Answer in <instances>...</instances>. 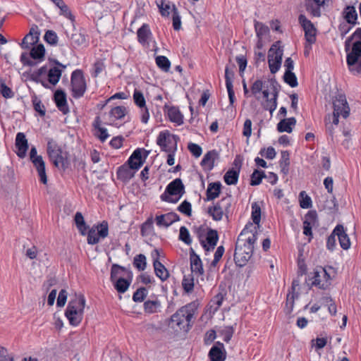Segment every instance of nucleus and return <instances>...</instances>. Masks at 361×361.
I'll use <instances>...</instances> for the list:
<instances>
[{
	"instance_id": "nucleus-63",
	"label": "nucleus",
	"mask_w": 361,
	"mask_h": 361,
	"mask_svg": "<svg viewBox=\"0 0 361 361\" xmlns=\"http://www.w3.org/2000/svg\"><path fill=\"white\" fill-rule=\"evenodd\" d=\"M179 239L183 241L185 244L190 245L192 243L190 235L188 230L185 226H181L180 228Z\"/></svg>"
},
{
	"instance_id": "nucleus-31",
	"label": "nucleus",
	"mask_w": 361,
	"mask_h": 361,
	"mask_svg": "<svg viewBox=\"0 0 361 361\" xmlns=\"http://www.w3.org/2000/svg\"><path fill=\"white\" fill-rule=\"evenodd\" d=\"M334 233L338 236L341 247L343 250H348L350 247V241L343 226L341 224L337 225L334 228Z\"/></svg>"
},
{
	"instance_id": "nucleus-18",
	"label": "nucleus",
	"mask_w": 361,
	"mask_h": 361,
	"mask_svg": "<svg viewBox=\"0 0 361 361\" xmlns=\"http://www.w3.org/2000/svg\"><path fill=\"white\" fill-rule=\"evenodd\" d=\"M54 63L56 66L49 69L47 68V73L48 81L52 85H56L59 82L61 77L63 70L66 68V66L63 65L57 60H55Z\"/></svg>"
},
{
	"instance_id": "nucleus-5",
	"label": "nucleus",
	"mask_w": 361,
	"mask_h": 361,
	"mask_svg": "<svg viewBox=\"0 0 361 361\" xmlns=\"http://www.w3.org/2000/svg\"><path fill=\"white\" fill-rule=\"evenodd\" d=\"M185 193V186L180 178H176L166 188L160 198L164 202L176 203Z\"/></svg>"
},
{
	"instance_id": "nucleus-10",
	"label": "nucleus",
	"mask_w": 361,
	"mask_h": 361,
	"mask_svg": "<svg viewBox=\"0 0 361 361\" xmlns=\"http://www.w3.org/2000/svg\"><path fill=\"white\" fill-rule=\"evenodd\" d=\"M280 42L274 43L269 49L268 52V63L271 73H276L281 66L283 49L281 47H276V44Z\"/></svg>"
},
{
	"instance_id": "nucleus-3",
	"label": "nucleus",
	"mask_w": 361,
	"mask_h": 361,
	"mask_svg": "<svg viewBox=\"0 0 361 361\" xmlns=\"http://www.w3.org/2000/svg\"><path fill=\"white\" fill-rule=\"evenodd\" d=\"M85 298L83 295H76L69 301L65 315L71 325L78 326L82 322L85 306Z\"/></svg>"
},
{
	"instance_id": "nucleus-52",
	"label": "nucleus",
	"mask_w": 361,
	"mask_h": 361,
	"mask_svg": "<svg viewBox=\"0 0 361 361\" xmlns=\"http://www.w3.org/2000/svg\"><path fill=\"white\" fill-rule=\"evenodd\" d=\"M266 177L265 173L263 171L255 169L251 175L250 185H258L261 183L262 180Z\"/></svg>"
},
{
	"instance_id": "nucleus-42",
	"label": "nucleus",
	"mask_w": 361,
	"mask_h": 361,
	"mask_svg": "<svg viewBox=\"0 0 361 361\" xmlns=\"http://www.w3.org/2000/svg\"><path fill=\"white\" fill-rule=\"evenodd\" d=\"M161 307V302L158 300H146L144 302L143 307L146 314H154L157 312L158 309Z\"/></svg>"
},
{
	"instance_id": "nucleus-39",
	"label": "nucleus",
	"mask_w": 361,
	"mask_h": 361,
	"mask_svg": "<svg viewBox=\"0 0 361 361\" xmlns=\"http://www.w3.org/2000/svg\"><path fill=\"white\" fill-rule=\"evenodd\" d=\"M295 123L296 119L294 117L282 119L277 124V130L280 133L287 132L290 133L293 130L291 126H295Z\"/></svg>"
},
{
	"instance_id": "nucleus-23",
	"label": "nucleus",
	"mask_w": 361,
	"mask_h": 361,
	"mask_svg": "<svg viewBox=\"0 0 361 361\" xmlns=\"http://www.w3.org/2000/svg\"><path fill=\"white\" fill-rule=\"evenodd\" d=\"M190 261L191 274H195L197 276L202 275L204 274V269L202 260L192 248H190Z\"/></svg>"
},
{
	"instance_id": "nucleus-34",
	"label": "nucleus",
	"mask_w": 361,
	"mask_h": 361,
	"mask_svg": "<svg viewBox=\"0 0 361 361\" xmlns=\"http://www.w3.org/2000/svg\"><path fill=\"white\" fill-rule=\"evenodd\" d=\"M146 102L145 99V97L143 96V94L140 92L137 91V106L141 108L142 111V116H141V121L144 123H147L149 117V114L148 111V109L146 107Z\"/></svg>"
},
{
	"instance_id": "nucleus-54",
	"label": "nucleus",
	"mask_w": 361,
	"mask_h": 361,
	"mask_svg": "<svg viewBox=\"0 0 361 361\" xmlns=\"http://www.w3.org/2000/svg\"><path fill=\"white\" fill-rule=\"evenodd\" d=\"M283 80L291 87H295L298 85L297 77L293 71H285L283 75Z\"/></svg>"
},
{
	"instance_id": "nucleus-35",
	"label": "nucleus",
	"mask_w": 361,
	"mask_h": 361,
	"mask_svg": "<svg viewBox=\"0 0 361 361\" xmlns=\"http://www.w3.org/2000/svg\"><path fill=\"white\" fill-rule=\"evenodd\" d=\"M343 17L345 21L352 25L357 24V13L353 6H347L343 11Z\"/></svg>"
},
{
	"instance_id": "nucleus-64",
	"label": "nucleus",
	"mask_w": 361,
	"mask_h": 361,
	"mask_svg": "<svg viewBox=\"0 0 361 361\" xmlns=\"http://www.w3.org/2000/svg\"><path fill=\"white\" fill-rule=\"evenodd\" d=\"M105 68V65L102 60H98L93 65V72L92 76L97 78Z\"/></svg>"
},
{
	"instance_id": "nucleus-58",
	"label": "nucleus",
	"mask_w": 361,
	"mask_h": 361,
	"mask_svg": "<svg viewBox=\"0 0 361 361\" xmlns=\"http://www.w3.org/2000/svg\"><path fill=\"white\" fill-rule=\"evenodd\" d=\"M300 206L302 209H308L312 207V200L306 194L305 191H301L299 195Z\"/></svg>"
},
{
	"instance_id": "nucleus-51",
	"label": "nucleus",
	"mask_w": 361,
	"mask_h": 361,
	"mask_svg": "<svg viewBox=\"0 0 361 361\" xmlns=\"http://www.w3.org/2000/svg\"><path fill=\"white\" fill-rule=\"evenodd\" d=\"M252 219L253 223L259 227L261 220V208L257 202L252 204Z\"/></svg>"
},
{
	"instance_id": "nucleus-13",
	"label": "nucleus",
	"mask_w": 361,
	"mask_h": 361,
	"mask_svg": "<svg viewBox=\"0 0 361 361\" xmlns=\"http://www.w3.org/2000/svg\"><path fill=\"white\" fill-rule=\"evenodd\" d=\"M176 135L171 136L168 132H161L157 137V143L162 151L173 152L176 150Z\"/></svg>"
},
{
	"instance_id": "nucleus-15",
	"label": "nucleus",
	"mask_w": 361,
	"mask_h": 361,
	"mask_svg": "<svg viewBox=\"0 0 361 361\" xmlns=\"http://www.w3.org/2000/svg\"><path fill=\"white\" fill-rule=\"evenodd\" d=\"M312 279L313 286H317L321 289H326L329 285V281L331 279V277L326 270L320 267L314 270Z\"/></svg>"
},
{
	"instance_id": "nucleus-46",
	"label": "nucleus",
	"mask_w": 361,
	"mask_h": 361,
	"mask_svg": "<svg viewBox=\"0 0 361 361\" xmlns=\"http://www.w3.org/2000/svg\"><path fill=\"white\" fill-rule=\"evenodd\" d=\"M94 126L97 130V136L100 140L101 142H105L107 138L109 137V134L107 132V130L105 128L100 126V121L99 117L94 121Z\"/></svg>"
},
{
	"instance_id": "nucleus-20",
	"label": "nucleus",
	"mask_w": 361,
	"mask_h": 361,
	"mask_svg": "<svg viewBox=\"0 0 361 361\" xmlns=\"http://www.w3.org/2000/svg\"><path fill=\"white\" fill-rule=\"evenodd\" d=\"M185 308L181 307L178 310L176 311V313H174L170 319V322L169 325L173 328H176V330H183L184 331H187L186 327H185V322L184 319V314L183 312L185 313Z\"/></svg>"
},
{
	"instance_id": "nucleus-56",
	"label": "nucleus",
	"mask_w": 361,
	"mask_h": 361,
	"mask_svg": "<svg viewBox=\"0 0 361 361\" xmlns=\"http://www.w3.org/2000/svg\"><path fill=\"white\" fill-rule=\"evenodd\" d=\"M156 63L159 68L166 72L169 71L171 66L170 61L164 56H157Z\"/></svg>"
},
{
	"instance_id": "nucleus-24",
	"label": "nucleus",
	"mask_w": 361,
	"mask_h": 361,
	"mask_svg": "<svg viewBox=\"0 0 361 361\" xmlns=\"http://www.w3.org/2000/svg\"><path fill=\"white\" fill-rule=\"evenodd\" d=\"M54 100L58 109L63 114L69 112L67 104L66 94L61 90H57L54 94Z\"/></svg>"
},
{
	"instance_id": "nucleus-21",
	"label": "nucleus",
	"mask_w": 361,
	"mask_h": 361,
	"mask_svg": "<svg viewBox=\"0 0 361 361\" xmlns=\"http://www.w3.org/2000/svg\"><path fill=\"white\" fill-rule=\"evenodd\" d=\"M133 274L128 269L118 264H113L111 269V281L121 279H133Z\"/></svg>"
},
{
	"instance_id": "nucleus-16",
	"label": "nucleus",
	"mask_w": 361,
	"mask_h": 361,
	"mask_svg": "<svg viewBox=\"0 0 361 361\" xmlns=\"http://www.w3.org/2000/svg\"><path fill=\"white\" fill-rule=\"evenodd\" d=\"M334 111L341 114V116L346 118L350 114V107L347 102L345 96L338 94L333 101Z\"/></svg>"
},
{
	"instance_id": "nucleus-53",
	"label": "nucleus",
	"mask_w": 361,
	"mask_h": 361,
	"mask_svg": "<svg viewBox=\"0 0 361 361\" xmlns=\"http://www.w3.org/2000/svg\"><path fill=\"white\" fill-rule=\"evenodd\" d=\"M305 8L307 12H309L312 16L319 17L321 16V9L320 7L322 6H319L316 4H313V2L307 1L305 2Z\"/></svg>"
},
{
	"instance_id": "nucleus-29",
	"label": "nucleus",
	"mask_w": 361,
	"mask_h": 361,
	"mask_svg": "<svg viewBox=\"0 0 361 361\" xmlns=\"http://www.w3.org/2000/svg\"><path fill=\"white\" fill-rule=\"evenodd\" d=\"M209 356L211 361H224L226 359V352L224 344L217 342L209 350Z\"/></svg>"
},
{
	"instance_id": "nucleus-4",
	"label": "nucleus",
	"mask_w": 361,
	"mask_h": 361,
	"mask_svg": "<svg viewBox=\"0 0 361 361\" xmlns=\"http://www.w3.org/2000/svg\"><path fill=\"white\" fill-rule=\"evenodd\" d=\"M47 153L54 165L57 168L66 170L69 165L66 154L63 152L61 148L52 138L47 141Z\"/></svg>"
},
{
	"instance_id": "nucleus-25",
	"label": "nucleus",
	"mask_w": 361,
	"mask_h": 361,
	"mask_svg": "<svg viewBox=\"0 0 361 361\" xmlns=\"http://www.w3.org/2000/svg\"><path fill=\"white\" fill-rule=\"evenodd\" d=\"M317 220V214L314 210L309 211L305 216L303 221V233L307 236H312V227L315 224Z\"/></svg>"
},
{
	"instance_id": "nucleus-1",
	"label": "nucleus",
	"mask_w": 361,
	"mask_h": 361,
	"mask_svg": "<svg viewBox=\"0 0 361 361\" xmlns=\"http://www.w3.org/2000/svg\"><path fill=\"white\" fill-rule=\"evenodd\" d=\"M257 234V227L248 223L238 235L234 253V261L238 267H244L252 256Z\"/></svg>"
},
{
	"instance_id": "nucleus-28",
	"label": "nucleus",
	"mask_w": 361,
	"mask_h": 361,
	"mask_svg": "<svg viewBox=\"0 0 361 361\" xmlns=\"http://www.w3.org/2000/svg\"><path fill=\"white\" fill-rule=\"evenodd\" d=\"M47 66H43L39 69L30 73L28 75V80L36 83L42 84L44 87H48L44 78L47 76Z\"/></svg>"
},
{
	"instance_id": "nucleus-36",
	"label": "nucleus",
	"mask_w": 361,
	"mask_h": 361,
	"mask_svg": "<svg viewBox=\"0 0 361 361\" xmlns=\"http://www.w3.org/2000/svg\"><path fill=\"white\" fill-rule=\"evenodd\" d=\"M87 41V36L80 31L73 33L71 37V43L74 48L86 46Z\"/></svg>"
},
{
	"instance_id": "nucleus-14",
	"label": "nucleus",
	"mask_w": 361,
	"mask_h": 361,
	"mask_svg": "<svg viewBox=\"0 0 361 361\" xmlns=\"http://www.w3.org/2000/svg\"><path fill=\"white\" fill-rule=\"evenodd\" d=\"M230 206V199L228 197L222 198L214 206L208 208V214L212 216L214 221H220L223 218L224 212H226Z\"/></svg>"
},
{
	"instance_id": "nucleus-40",
	"label": "nucleus",
	"mask_w": 361,
	"mask_h": 361,
	"mask_svg": "<svg viewBox=\"0 0 361 361\" xmlns=\"http://www.w3.org/2000/svg\"><path fill=\"white\" fill-rule=\"evenodd\" d=\"M219 157V153L216 150L209 151L204 154L201 161V166L208 165L209 170H212L214 166V160Z\"/></svg>"
},
{
	"instance_id": "nucleus-60",
	"label": "nucleus",
	"mask_w": 361,
	"mask_h": 361,
	"mask_svg": "<svg viewBox=\"0 0 361 361\" xmlns=\"http://www.w3.org/2000/svg\"><path fill=\"white\" fill-rule=\"evenodd\" d=\"M178 211L181 212L182 214L186 215L187 216H190L192 214V206L191 204L187 201L184 200L177 208Z\"/></svg>"
},
{
	"instance_id": "nucleus-8",
	"label": "nucleus",
	"mask_w": 361,
	"mask_h": 361,
	"mask_svg": "<svg viewBox=\"0 0 361 361\" xmlns=\"http://www.w3.org/2000/svg\"><path fill=\"white\" fill-rule=\"evenodd\" d=\"M72 96L75 99L82 97L86 92L87 85L82 70L73 71L71 76Z\"/></svg>"
},
{
	"instance_id": "nucleus-27",
	"label": "nucleus",
	"mask_w": 361,
	"mask_h": 361,
	"mask_svg": "<svg viewBox=\"0 0 361 361\" xmlns=\"http://www.w3.org/2000/svg\"><path fill=\"white\" fill-rule=\"evenodd\" d=\"M180 221L179 216L175 212H169L165 214L157 216L156 221L159 226L169 227L173 223Z\"/></svg>"
},
{
	"instance_id": "nucleus-26",
	"label": "nucleus",
	"mask_w": 361,
	"mask_h": 361,
	"mask_svg": "<svg viewBox=\"0 0 361 361\" xmlns=\"http://www.w3.org/2000/svg\"><path fill=\"white\" fill-rule=\"evenodd\" d=\"M234 75L233 71L230 70L229 67L226 66L225 68V80L231 105H233L235 101V93L233 87Z\"/></svg>"
},
{
	"instance_id": "nucleus-49",
	"label": "nucleus",
	"mask_w": 361,
	"mask_h": 361,
	"mask_svg": "<svg viewBox=\"0 0 361 361\" xmlns=\"http://www.w3.org/2000/svg\"><path fill=\"white\" fill-rule=\"evenodd\" d=\"M195 307V303H190L188 305H186V306H184L183 307L185 308V313L183 312V314H184V319H185V327H186V330L187 331L189 330L190 329V326H191L190 325V322H191V319L193 318V316H194V311H193V309L192 307Z\"/></svg>"
},
{
	"instance_id": "nucleus-45",
	"label": "nucleus",
	"mask_w": 361,
	"mask_h": 361,
	"mask_svg": "<svg viewBox=\"0 0 361 361\" xmlns=\"http://www.w3.org/2000/svg\"><path fill=\"white\" fill-rule=\"evenodd\" d=\"M74 221L76 227L80 231V234L82 235H86V231L88 228V226L86 225L84 220V217L80 212H76V214H75Z\"/></svg>"
},
{
	"instance_id": "nucleus-47",
	"label": "nucleus",
	"mask_w": 361,
	"mask_h": 361,
	"mask_svg": "<svg viewBox=\"0 0 361 361\" xmlns=\"http://www.w3.org/2000/svg\"><path fill=\"white\" fill-rule=\"evenodd\" d=\"M254 25L257 38H264L269 35V28L267 25L256 20L254 21Z\"/></svg>"
},
{
	"instance_id": "nucleus-48",
	"label": "nucleus",
	"mask_w": 361,
	"mask_h": 361,
	"mask_svg": "<svg viewBox=\"0 0 361 361\" xmlns=\"http://www.w3.org/2000/svg\"><path fill=\"white\" fill-rule=\"evenodd\" d=\"M182 286L187 293H190L194 289V277L192 274L185 275L182 281Z\"/></svg>"
},
{
	"instance_id": "nucleus-12",
	"label": "nucleus",
	"mask_w": 361,
	"mask_h": 361,
	"mask_svg": "<svg viewBox=\"0 0 361 361\" xmlns=\"http://www.w3.org/2000/svg\"><path fill=\"white\" fill-rule=\"evenodd\" d=\"M176 135L171 136L168 132H161L157 137V143L162 151L173 152L176 150Z\"/></svg>"
},
{
	"instance_id": "nucleus-37",
	"label": "nucleus",
	"mask_w": 361,
	"mask_h": 361,
	"mask_svg": "<svg viewBox=\"0 0 361 361\" xmlns=\"http://www.w3.org/2000/svg\"><path fill=\"white\" fill-rule=\"evenodd\" d=\"M221 184L220 182L211 183L208 185L206 192L207 200H213L219 196L221 192Z\"/></svg>"
},
{
	"instance_id": "nucleus-38",
	"label": "nucleus",
	"mask_w": 361,
	"mask_h": 361,
	"mask_svg": "<svg viewBox=\"0 0 361 361\" xmlns=\"http://www.w3.org/2000/svg\"><path fill=\"white\" fill-rule=\"evenodd\" d=\"M154 272L157 277L162 281H166L169 277V273L166 268L161 264L158 259L154 260L153 262Z\"/></svg>"
},
{
	"instance_id": "nucleus-62",
	"label": "nucleus",
	"mask_w": 361,
	"mask_h": 361,
	"mask_svg": "<svg viewBox=\"0 0 361 361\" xmlns=\"http://www.w3.org/2000/svg\"><path fill=\"white\" fill-rule=\"evenodd\" d=\"M59 10H60L59 14L61 16H64L67 19L70 20L71 22L75 21V16L73 15L71 9L66 4H64L61 6H60Z\"/></svg>"
},
{
	"instance_id": "nucleus-22",
	"label": "nucleus",
	"mask_w": 361,
	"mask_h": 361,
	"mask_svg": "<svg viewBox=\"0 0 361 361\" xmlns=\"http://www.w3.org/2000/svg\"><path fill=\"white\" fill-rule=\"evenodd\" d=\"M39 32L37 26L32 27L28 34H27L23 39L20 43V47L24 49H29L31 45L37 43L39 37Z\"/></svg>"
},
{
	"instance_id": "nucleus-2",
	"label": "nucleus",
	"mask_w": 361,
	"mask_h": 361,
	"mask_svg": "<svg viewBox=\"0 0 361 361\" xmlns=\"http://www.w3.org/2000/svg\"><path fill=\"white\" fill-rule=\"evenodd\" d=\"M345 50L347 53L346 62L349 71L354 75L361 74V27L346 39Z\"/></svg>"
},
{
	"instance_id": "nucleus-32",
	"label": "nucleus",
	"mask_w": 361,
	"mask_h": 361,
	"mask_svg": "<svg viewBox=\"0 0 361 361\" xmlns=\"http://www.w3.org/2000/svg\"><path fill=\"white\" fill-rule=\"evenodd\" d=\"M31 162L33 164L37 171L40 181L43 184H47V177L46 174L45 162L44 161L42 157L35 158V159L32 160Z\"/></svg>"
},
{
	"instance_id": "nucleus-43",
	"label": "nucleus",
	"mask_w": 361,
	"mask_h": 361,
	"mask_svg": "<svg viewBox=\"0 0 361 361\" xmlns=\"http://www.w3.org/2000/svg\"><path fill=\"white\" fill-rule=\"evenodd\" d=\"M133 279H121L112 280L115 289L120 293H125L129 288Z\"/></svg>"
},
{
	"instance_id": "nucleus-11",
	"label": "nucleus",
	"mask_w": 361,
	"mask_h": 361,
	"mask_svg": "<svg viewBox=\"0 0 361 361\" xmlns=\"http://www.w3.org/2000/svg\"><path fill=\"white\" fill-rule=\"evenodd\" d=\"M298 21L305 31V37L307 42H308L310 46L312 45L316 42V27L303 14L299 16Z\"/></svg>"
},
{
	"instance_id": "nucleus-50",
	"label": "nucleus",
	"mask_w": 361,
	"mask_h": 361,
	"mask_svg": "<svg viewBox=\"0 0 361 361\" xmlns=\"http://www.w3.org/2000/svg\"><path fill=\"white\" fill-rule=\"evenodd\" d=\"M156 4L159 9V12L162 16L168 17L170 14L171 8L170 2L166 0H160L156 1Z\"/></svg>"
},
{
	"instance_id": "nucleus-59",
	"label": "nucleus",
	"mask_w": 361,
	"mask_h": 361,
	"mask_svg": "<svg viewBox=\"0 0 361 361\" xmlns=\"http://www.w3.org/2000/svg\"><path fill=\"white\" fill-rule=\"evenodd\" d=\"M149 152L144 149L137 148V171L143 164Z\"/></svg>"
},
{
	"instance_id": "nucleus-44",
	"label": "nucleus",
	"mask_w": 361,
	"mask_h": 361,
	"mask_svg": "<svg viewBox=\"0 0 361 361\" xmlns=\"http://www.w3.org/2000/svg\"><path fill=\"white\" fill-rule=\"evenodd\" d=\"M239 172L240 169H229L224 176L225 183L228 185L236 184L238 180Z\"/></svg>"
},
{
	"instance_id": "nucleus-7",
	"label": "nucleus",
	"mask_w": 361,
	"mask_h": 361,
	"mask_svg": "<svg viewBox=\"0 0 361 361\" xmlns=\"http://www.w3.org/2000/svg\"><path fill=\"white\" fill-rule=\"evenodd\" d=\"M135 175V150H134L128 161L116 170L118 180L126 185L133 179Z\"/></svg>"
},
{
	"instance_id": "nucleus-41",
	"label": "nucleus",
	"mask_w": 361,
	"mask_h": 361,
	"mask_svg": "<svg viewBox=\"0 0 361 361\" xmlns=\"http://www.w3.org/2000/svg\"><path fill=\"white\" fill-rule=\"evenodd\" d=\"M127 113V109L123 106H116L109 111L111 121L123 118Z\"/></svg>"
},
{
	"instance_id": "nucleus-30",
	"label": "nucleus",
	"mask_w": 361,
	"mask_h": 361,
	"mask_svg": "<svg viewBox=\"0 0 361 361\" xmlns=\"http://www.w3.org/2000/svg\"><path fill=\"white\" fill-rule=\"evenodd\" d=\"M164 111L167 112L169 120L180 126L183 123V116L179 109L176 106H164Z\"/></svg>"
},
{
	"instance_id": "nucleus-17",
	"label": "nucleus",
	"mask_w": 361,
	"mask_h": 361,
	"mask_svg": "<svg viewBox=\"0 0 361 361\" xmlns=\"http://www.w3.org/2000/svg\"><path fill=\"white\" fill-rule=\"evenodd\" d=\"M219 240V234L216 230L209 228L207 233L206 239L200 240V243L205 252L213 251Z\"/></svg>"
},
{
	"instance_id": "nucleus-61",
	"label": "nucleus",
	"mask_w": 361,
	"mask_h": 361,
	"mask_svg": "<svg viewBox=\"0 0 361 361\" xmlns=\"http://www.w3.org/2000/svg\"><path fill=\"white\" fill-rule=\"evenodd\" d=\"M44 39L51 45H56L58 42V36L53 30H47L44 34Z\"/></svg>"
},
{
	"instance_id": "nucleus-6",
	"label": "nucleus",
	"mask_w": 361,
	"mask_h": 361,
	"mask_svg": "<svg viewBox=\"0 0 361 361\" xmlns=\"http://www.w3.org/2000/svg\"><path fill=\"white\" fill-rule=\"evenodd\" d=\"M45 56V48L42 44L34 46L29 54L23 52L20 57V61L24 66H35L44 61Z\"/></svg>"
},
{
	"instance_id": "nucleus-33",
	"label": "nucleus",
	"mask_w": 361,
	"mask_h": 361,
	"mask_svg": "<svg viewBox=\"0 0 361 361\" xmlns=\"http://www.w3.org/2000/svg\"><path fill=\"white\" fill-rule=\"evenodd\" d=\"M137 37L138 41L142 45H148L152 37V32L147 24H143L141 27L137 30Z\"/></svg>"
},
{
	"instance_id": "nucleus-57",
	"label": "nucleus",
	"mask_w": 361,
	"mask_h": 361,
	"mask_svg": "<svg viewBox=\"0 0 361 361\" xmlns=\"http://www.w3.org/2000/svg\"><path fill=\"white\" fill-rule=\"evenodd\" d=\"M173 12V27L176 31H178L181 28L180 16L177 8L174 4L172 6Z\"/></svg>"
},
{
	"instance_id": "nucleus-19",
	"label": "nucleus",
	"mask_w": 361,
	"mask_h": 361,
	"mask_svg": "<svg viewBox=\"0 0 361 361\" xmlns=\"http://www.w3.org/2000/svg\"><path fill=\"white\" fill-rule=\"evenodd\" d=\"M15 147L17 149L16 152L17 156L20 159L25 158L29 146L24 133L19 132L16 134Z\"/></svg>"
},
{
	"instance_id": "nucleus-55",
	"label": "nucleus",
	"mask_w": 361,
	"mask_h": 361,
	"mask_svg": "<svg viewBox=\"0 0 361 361\" xmlns=\"http://www.w3.org/2000/svg\"><path fill=\"white\" fill-rule=\"evenodd\" d=\"M0 93L6 98H12L14 96V93L11 88L8 87L4 79L0 78Z\"/></svg>"
},
{
	"instance_id": "nucleus-9",
	"label": "nucleus",
	"mask_w": 361,
	"mask_h": 361,
	"mask_svg": "<svg viewBox=\"0 0 361 361\" xmlns=\"http://www.w3.org/2000/svg\"><path fill=\"white\" fill-rule=\"evenodd\" d=\"M109 226L106 221L94 225L88 232L86 231L87 241L89 245L97 244L101 240L108 236Z\"/></svg>"
}]
</instances>
